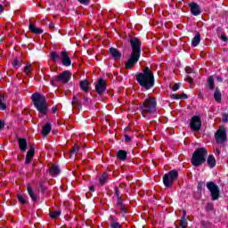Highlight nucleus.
I'll list each match as a JSON object with an SVG mask.
<instances>
[{
	"mask_svg": "<svg viewBox=\"0 0 228 228\" xmlns=\"http://www.w3.org/2000/svg\"><path fill=\"white\" fill-rule=\"evenodd\" d=\"M208 158V150L204 147L198 148L192 153L191 163L193 167H200L206 163Z\"/></svg>",
	"mask_w": 228,
	"mask_h": 228,
	"instance_id": "39448f33",
	"label": "nucleus"
},
{
	"mask_svg": "<svg viewBox=\"0 0 228 228\" xmlns=\"http://www.w3.org/2000/svg\"><path fill=\"white\" fill-rule=\"evenodd\" d=\"M71 104L73 108H77V110H83V103L81 102V100L77 98V95H73Z\"/></svg>",
	"mask_w": 228,
	"mask_h": 228,
	"instance_id": "6ab92c4d",
	"label": "nucleus"
},
{
	"mask_svg": "<svg viewBox=\"0 0 228 228\" xmlns=\"http://www.w3.org/2000/svg\"><path fill=\"white\" fill-rule=\"evenodd\" d=\"M207 164L210 168H215L216 167V159L214 155H209L207 159Z\"/></svg>",
	"mask_w": 228,
	"mask_h": 228,
	"instance_id": "5701e85b",
	"label": "nucleus"
},
{
	"mask_svg": "<svg viewBox=\"0 0 228 228\" xmlns=\"http://www.w3.org/2000/svg\"><path fill=\"white\" fill-rule=\"evenodd\" d=\"M202 186H204V182L200 181L198 183V191H202Z\"/></svg>",
	"mask_w": 228,
	"mask_h": 228,
	"instance_id": "a18cd8bd",
	"label": "nucleus"
},
{
	"mask_svg": "<svg viewBox=\"0 0 228 228\" xmlns=\"http://www.w3.org/2000/svg\"><path fill=\"white\" fill-rule=\"evenodd\" d=\"M12 65L14 69L22 67V59L20 57H15L12 61Z\"/></svg>",
	"mask_w": 228,
	"mask_h": 228,
	"instance_id": "bb28decb",
	"label": "nucleus"
},
{
	"mask_svg": "<svg viewBox=\"0 0 228 228\" xmlns=\"http://www.w3.org/2000/svg\"><path fill=\"white\" fill-rule=\"evenodd\" d=\"M114 191H115V195H116L117 199L122 198V196L120 195V191H118V187H115Z\"/></svg>",
	"mask_w": 228,
	"mask_h": 228,
	"instance_id": "37998d69",
	"label": "nucleus"
},
{
	"mask_svg": "<svg viewBox=\"0 0 228 228\" xmlns=\"http://www.w3.org/2000/svg\"><path fill=\"white\" fill-rule=\"evenodd\" d=\"M220 38L223 40V42H228V38L226 37L225 34H221Z\"/></svg>",
	"mask_w": 228,
	"mask_h": 228,
	"instance_id": "864d4df0",
	"label": "nucleus"
},
{
	"mask_svg": "<svg viewBox=\"0 0 228 228\" xmlns=\"http://www.w3.org/2000/svg\"><path fill=\"white\" fill-rule=\"evenodd\" d=\"M89 191H95V186L94 185H91L89 187Z\"/></svg>",
	"mask_w": 228,
	"mask_h": 228,
	"instance_id": "052dcab7",
	"label": "nucleus"
},
{
	"mask_svg": "<svg viewBox=\"0 0 228 228\" xmlns=\"http://www.w3.org/2000/svg\"><path fill=\"white\" fill-rule=\"evenodd\" d=\"M170 98L173 99L174 101H179V99H181V94H173L170 95Z\"/></svg>",
	"mask_w": 228,
	"mask_h": 228,
	"instance_id": "79ce46f5",
	"label": "nucleus"
},
{
	"mask_svg": "<svg viewBox=\"0 0 228 228\" xmlns=\"http://www.w3.org/2000/svg\"><path fill=\"white\" fill-rule=\"evenodd\" d=\"M179 225H180L182 228H186V227H188V220H186V210H183V216H181Z\"/></svg>",
	"mask_w": 228,
	"mask_h": 228,
	"instance_id": "393cba45",
	"label": "nucleus"
},
{
	"mask_svg": "<svg viewBox=\"0 0 228 228\" xmlns=\"http://www.w3.org/2000/svg\"><path fill=\"white\" fill-rule=\"evenodd\" d=\"M130 45L132 52L127 61L125 63L126 69H133L140 61L142 56V41L138 37H131Z\"/></svg>",
	"mask_w": 228,
	"mask_h": 228,
	"instance_id": "f03ea898",
	"label": "nucleus"
},
{
	"mask_svg": "<svg viewBox=\"0 0 228 228\" xmlns=\"http://www.w3.org/2000/svg\"><path fill=\"white\" fill-rule=\"evenodd\" d=\"M185 72L187 74L186 76V81H188V83L190 85H193V77H191L190 74H195V72L193 71V69L190 68V67H186L185 68Z\"/></svg>",
	"mask_w": 228,
	"mask_h": 228,
	"instance_id": "412c9836",
	"label": "nucleus"
},
{
	"mask_svg": "<svg viewBox=\"0 0 228 228\" xmlns=\"http://www.w3.org/2000/svg\"><path fill=\"white\" fill-rule=\"evenodd\" d=\"M5 126H6V123L4 122V120L0 119V131H3Z\"/></svg>",
	"mask_w": 228,
	"mask_h": 228,
	"instance_id": "c03bdc74",
	"label": "nucleus"
},
{
	"mask_svg": "<svg viewBox=\"0 0 228 228\" xmlns=\"http://www.w3.org/2000/svg\"><path fill=\"white\" fill-rule=\"evenodd\" d=\"M117 208L119 209L121 216L123 218H126L127 217V213H129V211L127 210V206L121 205L119 207H117Z\"/></svg>",
	"mask_w": 228,
	"mask_h": 228,
	"instance_id": "a878e982",
	"label": "nucleus"
},
{
	"mask_svg": "<svg viewBox=\"0 0 228 228\" xmlns=\"http://www.w3.org/2000/svg\"><path fill=\"white\" fill-rule=\"evenodd\" d=\"M117 158L119 161H126L127 159V151L125 150H119L117 152Z\"/></svg>",
	"mask_w": 228,
	"mask_h": 228,
	"instance_id": "4be33fe9",
	"label": "nucleus"
},
{
	"mask_svg": "<svg viewBox=\"0 0 228 228\" xmlns=\"http://www.w3.org/2000/svg\"><path fill=\"white\" fill-rule=\"evenodd\" d=\"M125 131H129V126H126V127L125 128Z\"/></svg>",
	"mask_w": 228,
	"mask_h": 228,
	"instance_id": "0e129e2a",
	"label": "nucleus"
},
{
	"mask_svg": "<svg viewBox=\"0 0 228 228\" xmlns=\"http://www.w3.org/2000/svg\"><path fill=\"white\" fill-rule=\"evenodd\" d=\"M207 210L208 211H213V205L211 203L207 204Z\"/></svg>",
	"mask_w": 228,
	"mask_h": 228,
	"instance_id": "5fc2aeb1",
	"label": "nucleus"
},
{
	"mask_svg": "<svg viewBox=\"0 0 228 228\" xmlns=\"http://www.w3.org/2000/svg\"><path fill=\"white\" fill-rule=\"evenodd\" d=\"M80 90L82 92H85L86 94H88L90 92V88H92V84L88 81V79H85L80 81Z\"/></svg>",
	"mask_w": 228,
	"mask_h": 228,
	"instance_id": "dca6fc26",
	"label": "nucleus"
},
{
	"mask_svg": "<svg viewBox=\"0 0 228 228\" xmlns=\"http://www.w3.org/2000/svg\"><path fill=\"white\" fill-rule=\"evenodd\" d=\"M79 146L74 145L69 151L70 154H77L79 152Z\"/></svg>",
	"mask_w": 228,
	"mask_h": 228,
	"instance_id": "58836bf2",
	"label": "nucleus"
},
{
	"mask_svg": "<svg viewBox=\"0 0 228 228\" xmlns=\"http://www.w3.org/2000/svg\"><path fill=\"white\" fill-rule=\"evenodd\" d=\"M50 58L52 59V61L53 62H56V61H58V60L61 59V55H59L58 53H56V52H51Z\"/></svg>",
	"mask_w": 228,
	"mask_h": 228,
	"instance_id": "473e14b6",
	"label": "nucleus"
},
{
	"mask_svg": "<svg viewBox=\"0 0 228 228\" xmlns=\"http://www.w3.org/2000/svg\"><path fill=\"white\" fill-rule=\"evenodd\" d=\"M227 141V131L224 128H220L216 133V143H224Z\"/></svg>",
	"mask_w": 228,
	"mask_h": 228,
	"instance_id": "9b49d317",
	"label": "nucleus"
},
{
	"mask_svg": "<svg viewBox=\"0 0 228 228\" xmlns=\"http://www.w3.org/2000/svg\"><path fill=\"white\" fill-rule=\"evenodd\" d=\"M190 127L191 131H194L195 133L202 128V119L200 118V116L195 115L191 118Z\"/></svg>",
	"mask_w": 228,
	"mask_h": 228,
	"instance_id": "1a4fd4ad",
	"label": "nucleus"
},
{
	"mask_svg": "<svg viewBox=\"0 0 228 228\" xmlns=\"http://www.w3.org/2000/svg\"><path fill=\"white\" fill-rule=\"evenodd\" d=\"M109 54L111 56V58H113V60H115L116 61L118 60H121L122 59V53H120V51H118V49L115 48V47H110L109 49Z\"/></svg>",
	"mask_w": 228,
	"mask_h": 228,
	"instance_id": "4468645a",
	"label": "nucleus"
},
{
	"mask_svg": "<svg viewBox=\"0 0 228 228\" xmlns=\"http://www.w3.org/2000/svg\"><path fill=\"white\" fill-rule=\"evenodd\" d=\"M61 228H65L64 226H62Z\"/></svg>",
	"mask_w": 228,
	"mask_h": 228,
	"instance_id": "338daca9",
	"label": "nucleus"
},
{
	"mask_svg": "<svg viewBox=\"0 0 228 228\" xmlns=\"http://www.w3.org/2000/svg\"><path fill=\"white\" fill-rule=\"evenodd\" d=\"M208 85L209 90H215V78H213V76L208 77Z\"/></svg>",
	"mask_w": 228,
	"mask_h": 228,
	"instance_id": "f704fd0d",
	"label": "nucleus"
},
{
	"mask_svg": "<svg viewBox=\"0 0 228 228\" xmlns=\"http://www.w3.org/2000/svg\"><path fill=\"white\" fill-rule=\"evenodd\" d=\"M84 101L86 102L85 103L86 106H88L91 102L90 98H88L86 95H84Z\"/></svg>",
	"mask_w": 228,
	"mask_h": 228,
	"instance_id": "49530a36",
	"label": "nucleus"
},
{
	"mask_svg": "<svg viewBox=\"0 0 228 228\" xmlns=\"http://www.w3.org/2000/svg\"><path fill=\"white\" fill-rule=\"evenodd\" d=\"M61 172L60 167L56 165H53L50 168V174H53V175H58Z\"/></svg>",
	"mask_w": 228,
	"mask_h": 228,
	"instance_id": "72a5a7b5",
	"label": "nucleus"
},
{
	"mask_svg": "<svg viewBox=\"0 0 228 228\" xmlns=\"http://www.w3.org/2000/svg\"><path fill=\"white\" fill-rule=\"evenodd\" d=\"M57 112H58V107L57 106L52 107V113H57Z\"/></svg>",
	"mask_w": 228,
	"mask_h": 228,
	"instance_id": "4d7b16f0",
	"label": "nucleus"
},
{
	"mask_svg": "<svg viewBox=\"0 0 228 228\" xmlns=\"http://www.w3.org/2000/svg\"><path fill=\"white\" fill-rule=\"evenodd\" d=\"M109 220L110 221V224H115L118 222V218H115L112 216H110Z\"/></svg>",
	"mask_w": 228,
	"mask_h": 228,
	"instance_id": "09e8293b",
	"label": "nucleus"
},
{
	"mask_svg": "<svg viewBox=\"0 0 228 228\" xmlns=\"http://www.w3.org/2000/svg\"><path fill=\"white\" fill-rule=\"evenodd\" d=\"M100 184L102 186H104L106 183H108V173H103L102 175L99 177Z\"/></svg>",
	"mask_w": 228,
	"mask_h": 228,
	"instance_id": "7c9ffc66",
	"label": "nucleus"
},
{
	"mask_svg": "<svg viewBox=\"0 0 228 228\" xmlns=\"http://www.w3.org/2000/svg\"><path fill=\"white\" fill-rule=\"evenodd\" d=\"M216 81H217L218 83H222V82L224 81V78H223L222 77H220V76H217V77H216Z\"/></svg>",
	"mask_w": 228,
	"mask_h": 228,
	"instance_id": "6e6d98bb",
	"label": "nucleus"
},
{
	"mask_svg": "<svg viewBox=\"0 0 228 228\" xmlns=\"http://www.w3.org/2000/svg\"><path fill=\"white\" fill-rule=\"evenodd\" d=\"M18 145L20 147V152H26V151H28V139L27 138H19Z\"/></svg>",
	"mask_w": 228,
	"mask_h": 228,
	"instance_id": "a211bd4d",
	"label": "nucleus"
},
{
	"mask_svg": "<svg viewBox=\"0 0 228 228\" xmlns=\"http://www.w3.org/2000/svg\"><path fill=\"white\" fill-rule=\"evenodd\" d=\"M158 101L156 98L149 97L146 98L140 107V111L142 115L145 117V115H154L157 111Z\"/></svg>",
	"mask_w": 228,
	"mask_h": 228,
	"instance_id": "20e7f679",
	"label": "nucleus"
},
{
	"mask_svg": "<svg viewBox=\"0 0 228 228\" xmlns=\"http://www.w3.org/2000/svg\"><path fill=\"white\" fill-rule=\"evenodd\" d=\"M214 99L216 102H222V93L220 92V88L216 87L214 93Z\"/></svg>",
	"mask_w": 228,
	"mask_h": 228,
	"instance_id": "cd10ccee",
	"label": "nucleus"
},
{
	"mask_svg": "<svg viewBox=\"0 0 228 228\" xmlns=\"http://www.w3.org/2000/svg\"><path fill=\"white\" fill-rule=\"evenodd\" d=\"M223 122H224V124H227V122H228V114L227 113L223 114Z\"/></svg>",
	"mask_w": 228,
	"mask_h": 228,
	"instance_id": "8fccbe9b",
	"label": "nucleus"
},
{
	"mask_svg": "<svg viewBox=\"0 0 228 228\" xmlns=\"http://www.w3.org/2000/svg\"><path fill=\"white\" fill-rule=\"evenodd\" d=\"M133 140L128 134H125V143H129Z\"/></svg>",
	"mask_w": 228,
	"mask_h": 228,
	"instance_id": "3c124183",
	"label": "nucleus"
},
{
	"mask_svg": "<svg viewBox=\"0 0 228 228\" xmlns=\"http://www.w3.org/2000/svg\"><path fill=\"white\" fill-rule=\"evenodd\" d=\"M72 77V72L70 70H64L60 75L53 77V81H60L64 85H67Z\"/></svg>",
	"mask_w": 228,
	"mask_h": 228,
	"instance_id": "6e6552de",
	"label": "nucleus"
},
{
	"mask_svg": "<svg viewBox=\"0 0 228 228\" xmlns=\"http://www.w3.org/2000/svg\"><path fill=\"white\" fill-rule=\"evenodd\" d=\"M200 44V33L197 32L196 36L191 40L192 47H197Z\"/></svg>",
	"mask_w": 228,
	"mask_h": 228,
	"instance_id": "c85d7f7f",
	"label": "nucleus"
},
{
	"mask_svg": "<svg viewBox=\"0 0 228 228\" xmlns=\"http://www.w3.org/2000/svg\"><path fill=\"white\" fill-rule=\"evenodd\" d=\"M23 72L26 76H29L33 72V68H31V63L28 62L23 69Z\"/></svg>",
	"mask_w": 228,
	"mask_h": 228,
	"instance_id": "2f4dec72",
	"label": "nucleus"
},
{
	"mask_svg": "<svg viewBox=\"0 0 228 228\" xmlns=\"http://www.w3.org/2000/svg\"><path fill=\"white\" fill-rule=\"evenodd\" d=\"M198 97L199 99H204V94H202L201 91H200V93L198 94Z\"/></svg>",
	"mask_w": 228,
	"mask_h": 228,
	"instance_id": "bf43d9fd",
	"label": "nucleus"
},
{
	"mask_svg": "<svg viewBox=\"0 0 228 228\" xmlns=\"http://www.w3.org/2000/svg\"><path fill=\"white\" fill-rule=\"evenodd\" d=\"M27 191L32 202L35 203L38 200V196L35 193V191H33V187H31V183L27 184Z\"/></svg>",
	"mask_w": 228,
	"mask_h": 228,
	"instance_id": "f3484780",
	"label": "nucleus"
},
{
	"mask_svg": "<svg viewBox=\"0 0 228 228\" xmlns=\"http://www.w3.org/2000/svg\"><path fill=\"white\" fill-rule=\"evenodd\" d=\"M51 129H53V126H51V123H46L43 126L42 134L43 136H49V134L51 133Z\"/></svg>",
	"mask_w": 228,
	"mask_h": 228,
	"instance_id": "b1692460",
	"label": "nucleus"
},
{
	"mask_svg": "<svg viewBox=\"0 0 228 228\" xmlns=\"http://www.w3.org/2000/svg\"><path fill=\"white\" fill-rule=\"evenodd\" d=\"M94 88L98 95H104L106 93V88H108V84L104 78H98L95 83Z\"/></svg>",
	"mask_w": 228,
	"mask_h": 228,
	"instance_id": "9d476101",
	"label": "nucleus"
},
{
	"mask_svg": "<svg viewBox=\"0 0 228 228\" xmlns=\"http://www.w3.org/2000/svg\"><path fill=\"white\" fill-rule=\"evenodd\" d=\"M179 177V172L175 169L169 171L167 174H165L163 176V183L166 188H171L174 186V183L177 181Z\"/></svg>",
	"mask_w": 228,
	"mask_h": 228,
	"instance_id": "423d86ee",
	"label": "nucleus"
},
{
	"mask_svg": "<svg viewBox=\"0 0 228 228\" xmlns=\"http://www.w3.org/2000/svg\"><path fill=\"white\" fill-rule=\"evenodd\" d=\"M47 190V188L45 187V185L44 184V183H39V188H38V191L39 193H42L44 195V193H45V191Z\"/></svg>",
	"mask_w": 228,
	"mask_h": 228,
	"instance_id": "e433bc0d",
	"label": "nucleus"
},
{
	"mask_svg": "<svg viewBox=\"0 0 228 228\" xmlns=\"http://www.w3.org/2000/svg\"><path fill=\"white\" fill-rule=\"evenodd\" d=\"M189 7L191 8V13L194 17H199L202 13V9L200 8V5L195 2H191L189 4Z\"/></svg>",
	"mask_w": 228,
	"mask_h": 228,
	"instance_id": "f8f14e48",
	"label": "nucleus"
},
{
	"mask_svg": "<svg viewBox=\"0 0 228 228\" xmlns=\"http://www.w3.org/2000/svg\"><path fill=\"white\" fill-rule=\"evenodd\" d=\"M77 2L84 6H88V4H90V0H77Z\"/></svg>",
	"mask_w": 228,
	"mask_h": 228,
	"instance_id": "a19ab883",
	"label": "nucleus"
},
{
	"mask_svg": "<svg viewBox=\"0 0 228 228\" xmlns=\"http://www.w3.org/2000/svg\"><path fill=\"white\" fill-rule=\"evenodd\" d=\"M216 33H217L218 37H220V35H222V33H224V28L222 27H217Z\"/></svg>",
	"mask_w": 228,
	"mask_h": 228,
	"instance_id": "de8ad7c7",
	"label": "nucleus"
},
{
	"mask_svg": "<svg viewBox=\"0 0 228 228\" xmlns=\"http://www.w3.org/2000/svg\"><path fill=\"white\" fill-rule=\"evenodd\" d=\"M61 64L64 67H70L72 65V60H70V57L69 56V53L67 51L61 52Z\"/></svg>",
	"mask_w": 228,
	"mask_h": 228,
	"instance_id": "ddd939ff",
	"label": "nucleus"
},
{
	"mask_svg": "<svg viewBox=\"0 0 228 228\" xmlns=\"http://www.w3.org/2000/svg\"><path fill=\"white\" fill-rule=\"evenodd\" d=\"M207 188L210 191L212 200H218L220 199V188L215 182L207 183Z\"/></svg>",
	"mask_w": 228,
	"mask_h": 228,
	"instance_id": "0eeeda50",
	"label": "nucleus"
},
{
	"mask_svg": "<svg viewBox=\"0 0 228 228\" xmlns=\"http://www.w3.org/2000/svg\"><path fill=\"white\" fill-rule=\"evenodd\" d=\"M28 29L34 35H42V33H44V29H42L41 28H37L35 24H33V22L29 23Z\"/></svg>",
	"mask_w": 228,
	"mask_h": 228,
	"instance_id": "aec40b11",
	"label": "nucleus"
},
{
	"mask_svg": "<svg viewBox=\"0 0 228 228\" xmlns=\"http://www.w3.org/2000/svg\"><path fill=\"white\" fill-rule=\"evenodd\" d=\"M4 12V5L0 4V13H3Z\"/></svg>",
	"mask_w": 228,
	"mask_h": 228,
	"instance_id": "680f3d73",
	"label": "nucleus"
},
{
	"mask_svg": "<svg viewBox=\"0 0 228 228\" xmlns=\"http://www.w3.org/2000/svg\"><path fill=\"white\" fill-rule=\"evenodd\" d=\"M34 158H35V147L30 146L28 151H27L25 165H29L31 161H33Z\"/></svg>",
	"mask_w": 228,
	"mask_h": 228,
	"instance_id": "2eb2a0df",
	"label": "nucleus"
},
{
	"mask_svg": "<svg viewBox=\"0 0 228 228\" xmlns=\"http://www.w3.org/2000/svg\"><path fill=\"white\" fill-rule=\"evenodd\" d=\"M179 85L180 84H175L172 87V91L173 92H177V90H179Z\"/></svg>",
	"mask_w": 228,
	"mask_h": 228,
	"instance_id": "603ef678",
	"label": "nucleus"
},
{
	"mask_svg": "<svg viewBox=\"0 0 228 228\" xmlns=\"http://www.w3.org/2000/svg\"><path fill=\"white\" fill-rule=\"evenodd\" d=\"M135 79L142 88L144 90H152V87L156 85V79L154 78V71L149 66H145L142 69V72L135 75Z\"/></svg>",
	"mask_w": 228,
	"mask_h": 228,
	"instance_id": "f257e3e1",
	"label": "nucleus"
},
{
	"mask_svg": "<svg viewBox=\"0 0 228 228\" xmlns=\"http://www.w3.org/2000/svg\"><path fill=\"white\" fill-rule=\"evenodd\" d=\"M216 152H217V154H220V150L216 149Z\"/></svg>",
	"mask_w": 228,
	"mask_h": 228,
	"instance_id": "69168bd1",
	"label": "nucleus"
},
{
	"mask_svg": "<svg viewBox=\"0 0 228 228\" xmlns=\"http://www.w3.org/2000/svg\"><path fill=\"white\" fill-rule=\"evenodd\" d=\"M49 28L50 29H54V23H50Z\"/></svg>",
	"mask_w": 228,
	"mask_h": 228,
	"instance_id": "e2e57ef3",
	"label": "nucleus"
},
{
	"mask_svg": "<svg viewBox=\"0 0 228 228\" xmlns=\"http://www.w3.org/2000/svg\"><path fill=\"white\" fill-rule=\"evenodd\" d=\"M180 97H181V99H188V94L183 93V94H180Z\"/></svg>",
	"mask_w": 228,
	"mask_h": 228,
	"instance_id": "13d9d810",
	"label": "nucleus"
},
{
	"mask_svg": "<svg viewBox=\"0 0 228 228\" xmlns=\"http://www.w3.org/2000/svg\"><path fill=\"white\" fill-rule=\"evenodd\" d=\"M17 199L20 204H22V206L28 204V200L21 195V194H17Z\"/></svg>",
	"mask_w": 228,
	"mask_h": 228,
	"instance_id": "c9c22d12",
	"label": "nucleus"
},
{
	"mask_svg": "<svg viewBox=\"0 0 228 228\" xmlns=\"http://www.w3.org/2000/svg\"><path fill=\"white\" fill-rule=\"evenodd\" d=\"M31 101L36 110L41 115H47V113H49V104H47V100H45V96L42 95L40 93H34L31 95Z\"/></svg>",
	"mask_w": 228,
	"mask_h": 228,
	"instance_id": "7ed1b4c3",
	"label": "nucleus"
},
{
	"mask_svg": "<svg viewBox=\"0 0 228 228\" xmlns=\"http://www.w3.org/2000/svg\"><path fill=\"white\" fill-rule=\"evenodd\" d=\"M124 204V199L121 198H117V202H116V208H118L120 206H125Z\"/></svg>",
	"mask_w": 228,
	"mask_h": 228,
	"instance_id": "ea45409f",
	"label": "nucleus"
},
{
	"mask_svg": "<svg viewBox=\"0 0 228 228\" xmlns=\"http://www.w3.org/2000/svg\"><path fill=\"white\" fill-rule=\"evenodd\" d=\"M6 110V99H4V95L0 93V110L4 111Z\"/></svg>",
	"mask_w": 228,
	"mask_h": 228,
	"instance_id": "c756f323",
	"label": "nucleus"
},
{
	"mask_svg": "<svg viewBox=\"0 0 228 228\" xmlns=\"http://www.w3.org/2000/svg\"><path fill=\"white\" fill-rule=\"evenodd\" d=\"M60 215H61V211L50 212V216L53 219L59 218Z\"/></svg>",
	"mask_w": 228,
	"mask_h": 228,
	"instance_id": "4c0bfd02",
	"label": "nucleus"
}]
</instances>
